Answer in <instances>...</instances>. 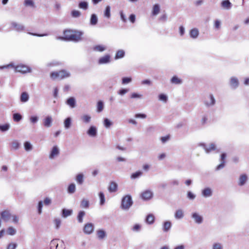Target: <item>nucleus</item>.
Here are the masks:
<instances>
[{
    "label": "nucleus",
    "instance_id": "obj_62",
    "mask_svg": "<svg viewBox=\"0 0 249 249\" xmlns=\"http://www.w3.org/2000/svg\"><path fill=\"white\" fill-rule=\"evenodd\" d=\"M51 200L49 198L46 197L45 198V199L44 200V204L45 205H49L51 204Z\"/></svg>",
    "mask_w": 249,
    "mask_h": 249
},
{
    "label": "nucleus",
    "instance_id": "obj_45",
    "mask_svg": "<svg viewBox=\"0 0 249 249\" xmlns=\"http://www.w3.org/2000/svg\"><path fill=\"white\" fill-rule=\"evenodd\" d=\"M99 195L100 199V204L103 205L105 201V195L102 192H100Z\"/></svg>",
    "mask_w": 249,
    "mask_h": 249
},
{
    "label": "nucleus",
    "instance_id": "obj_25",
    "mask_svg": "<svg viewBox=\"0 0 249 249\" xmlns=\"http://www.w3.org/2000/svg\"><path fill=\"white\" fill-rule=\"evenodd\" d=\"M171 82L173 84H179L181 83L182 81L177 76H174L171 79Z\"/></svg>",
    "mask_w": 249,
    "mask_h": 249
},
{
    "label": "nucleus",
    "instance_id": "obj_32",
    "mask_svg": "<svg viewBox=\"0 0 249 249\" xmlns=\"http://www.w3.org/2000/svg\"><path fill=\"white\" fill-rule=\"evenodd\" d=\"M75 185L74 183H71L68 188V192L69 193L72 194L75 192Z\"/></svg>",
    "mask_w": 249,
    "mask_h": 249
},
{
    "label": "nucleus",
    "instance_id": "obj_1",
    "mask_svg": "<svg viewBox=\"0 0 249 249\" xmlns=\"http://www.w3.org/2000/svg\"><path fill=\"white\" fill-rule=\"evenodd\" d=\"M82 33L77 31L67 29L63 32L61 38L65 40L77 41L81 39Z\"/></svg>",
    "mask_w": 249,
    "mask_h": 249
},
{
    "label": "nucleus",
    "instance_id": "obj_27",
    "mask_svg": "<svg viewBox=\"0 0 249 249\" xmlns=\"http://www.w3.org/2000/svg\"><path fill=\"white\" fill-rule=\"evenodd\" d=\"M191 37L193 38H196L198 35V31L196 29H193L191 30L190 32Z\"/></svg>",
    "mask_w": 249,
    "mask_h": 249
},
{
    "label": "nucleus",
    "instance_id": "obj_8",
    "mask_svg": "<svg viewBox=\"0 0 249 249\" xmlns=\"http://www.w3.org/2000/svg\"><path fill=\"white\" fill-rule=\"evenodd\" d=\"M141 197L144 200L150 199L152 197V193L150 191H145L142 193Z\"/></svg>",
    "mask_w": 249,
    "mask_h": 249
},
{
    "label": "nucleus",
    "instance_id": "obj_13",
    "mask_svg": "<svg viewBox=\"0 0 249 249\" xmlns=\"http://www.w3.org/2000/svg\"><path fill=\"white\" fill-rule=\"evenodd\" d=\"M226 157V154L223 153L221 154V163L217 166V167H216L217 170H219V169L224 167L225 163Z\"/></svg>",
    "mask_w": 249,
    "mask_h": 249
},
{
    "label": "nucleus",
    "instance_id": "obj_10",
    "mask_svg": "<svg viewBox=\"0 0 249 249\" xmlns=\"http://www.w3.org/2000/svg\"><path fill=\"white\" fill-rule=\"evenodd\" d=\"M118 185L117 183L114 181H111L108 186V190L109 192H115L117 190Z\"/></svg>",
    "mask_w": 249,
    "mask_h": 249
},
{
    "label": "nucleus",
    "instance_id": "obj_3",
    "mask_svg": "<svg viewBox=\"0 0 249 249\" xmlns=\"http://www.w3.org/2000/svg\"><path fill=\"white\" fill-rule=\"evenodd\" d=\"M70 76V74L66 70H62L57 71H53L50 73V77L53 80L62 79Z\"/></svg>",
    "mask_w": 249,
    "mask_h": 249
},
{
    "label": "nucleus",
    "instance_id": "obj_50",
    "mask_svg": "<svg viewBox=\"0 0 249 249\" xmlns=\"http://www.w3.org/2000/svg\"><path fill=\"white\" fill-rule=\"evenodd\" d=\"M98 237L100 239H103L105 236V232L104 231L100 230L97 231Z\"/></svg>",
    "mask_w": 249,
    "mask_h": 249
},
{
    "label": "nucleus",
    "instance_id": "obj_5",
    "mask_svg": "<svg viewBox=\"0 0 249 249\" xmlns=\"http://www.w3.org/2000/svg\"><path fill=\"white\" fill-rule=\"evenodd\" d=\"M0 216L1 219L6 222L9 221L12 217L9 211L7 210H5L1 212Z\"/></svg>",
    "mask_w": 249,
    "mask_h": 249
},
{
    "label": "nucleus",
    "instance_id": "obj_21",
    "mask_svg": "<svg viewBox=\"0 0 249 249\" xmlns=\"http://www.w3.org/2000/svg\"><path fill=\"white\" fill-rule=\"evenodd\" d=\"M29 99V95L28 93L26 92H23L22 93L20 96V101L22 102H26Z\"/></svg>",
    "mask_w": 249,
    "mask_h": 249
},
{
    "label": "nucleus",
    "instance_id": "obj_42",
    "mask_svg": "<svg viewBox=\"0 0 249 249\" xmlns=\"http://www.w3.org/2000/svg\"><path fill=\"white\" fill-rule=\"evenodd\" d=\"M7 232L9 235H13L16 233V231L13 227H10L8 228Z\"/></svg>",
    "mask_w": 249,
    "mask_h": 249
},
{
    "label": "nucleus",
    "instance_id": "obj_64",
    "mask_svg": "<svg viewBox=\"0 0 249 249\" xmlns=\"http://www.w3.org/2000/svg\"><path fill=\"white\" fill-rule=\"evenodd\" d=\"M220 22L218 20H216L215 21H214V27L216 29H219L220 28Z\"/></svg>",
    "mask_w": 249,
    "mask_h": 249
},
{
    "label": "nucleus",
    "instance_id": "obj_33",
    "mask_svg": "<svg viewBox=\"0 0 249 249\" xmlns=\"http://www.w3.org/2000/svg\"><path fill=\"white\" fill-rule=\"evenodd\" d=\"M221 4L222 7L226 9H229L231 7V2L228 0L223 1Z\"/></svg>",
    "mask_w": 249,
    "mask_h": 249
},
{
    "label": "nucleus",
    "instance_id": "obj_11",
    "mask_svg": "<svg viewBox=\"0 0 249 249\" xmlns=\"http://www.w3.org/2000/svg\"><path fill=\"white\" fill-rule=\"evenodd\" d=\"M110 56L109 54H106L101 57L98 61L99 64H105L108 63L110 61Z\"/></svg>",
    "mask_w": 249,
    "mask_h": 249
},
{
    "label": "nucleus",
    "instance_id": "obj_29",
    "mask_svg": "<svg viewBox=\"0 0 249 249\" xmlns=\"http://www.w3.org/2000/svg\"><path fill=\"white\" fill-rule=\"evenodd\" d=\"M175 216L177 219H180L183 217V213L181 210H178L175 214Z\"/></svg>",
    "mask_w": 249,
    "mask_h": 249
},
{
    "label": "nucleus",
    "instance_id": "obj_46",
    "mask_svg": "<svg viewBox=\"0 0 249 249\" xmlns=\"http://www.w3.org/2000/svg\"><path fill=\"white\" fill-rule=\"evenodd\" d=\"M104 108L103 103L102 101H99L97 103V111L98 112H101L103 110Z\"/></svg>",
    "mask_w": 249,
    "mask_h": 249
},
{
    "label": "nucleus",
    "instance_id": "obj_7",
    "mask_svg": "<svg viewBox=\"0 0 249 249\" xmlns=\"http://www.w3.org/2000/svg\"><path fill=\"white\" fill-rule=\"evenodd\" d=\"M93 231V225L91 223H88L85 225L84 227V231L87 234L91 233Z\"/></svg>",
    "mask_w": 249,
    "mask_h": 249
},
{
    "label": "nucleus",
    "instance_id": "obj_55",
    "mask_svg": "<svg viewBox=\"0 0 249 249\" xmlns=\"http://www.w3.org/2000/svg\"><path fill=\"white\" fill-rule=\"evenodd\" d=\"M132 79L130 77H124L122 79V84H127L131 81Z\"/></svg>",
    "mask_w": 249,
    "mask_h": 249
},
{
    "label": "nucleus",
    "instance_id": "obj_48",
    "mask_svg": "<svg viewBox=\"0 0 249 249\" xmlns=\"http://www.w3.org/2000/svg\"><path fill=\"white\" fill-rule=\"evenodd\" d=\"M58 245L56 241L54 240H52L51 242V249H53L54 248H55V249H58Z\"/></svg>",
    "mask_w": 249,
    "mask_h": 249
},
{
    "label": "nucleus",
    "instance_id": "obj_38",
    "mask_svg": "<svg viewBox=\"0 0 249 249\" xmlns=\"http://www.w3.org/2000/svg\"><path fill=\"white\" fill-rule=\"evenodd\" d=\"M72 211L70 210L63 209L62 210V215L64 217H66L71 214Z\"/></svg>",
    "mask_w": 249,
    "mask_h": 249
},
{
    "label": "nucleus",
    "instance_id": "obj_40",
    "mask_svg": "<svg viewBox=\"0 0 249 249\" xmlns=\"http://www.w3.org/2000/svg\"><path fill=\"white\" fill-rule=\"evenodd\" d=\"M142 171H137L134 173H133L131 176V178L132 179H135L139 177L141 175H142Z\"/></svg>",
    "mask_w": 249,
    "mask_h": 249
},
{
    "label": "nucleus",
    "instance_id": "obj_2",
    "mask_svg": "<svg viewBox=\"0 0 249 249\" xmlns=\"http://www.w3.org/2000/svg\"><path fill=\"white\" fill-rule=\"evenodd\" d=\"M14 68L16 72L25 73L31 71L30 69L26 65L20 64L15 66L13 63H10L6 65L0 66V69Z\"/></svg>",
    "mask_w": 249,
    "mask_h": 249
},
{
    "label": "nucleus",
    "instance_id": "obj_28",
    "mask_svg": "<svg viewBox=\"0 0 249 249\" xmlns=\"http://www.w3.org/2000/svg\"><path fill=\"white\" fill-rule=\"evenodd\" d=\"M171 227V223L169 221H166L164 223L163 230L164 231H167Z\"/></svg>",
    "mask_w": 249,
    "mask_h": 249
},
{
    "label": "nucleus",
    "instance_id": "obj_22",
    "mask_svg": "<svg viewBox=\"0 0 249 249\" xmlns=\"http://www.w3.org/2000/svg\"><path fill=\"white\" fill-rule=\"evenodd\" d=\"M193 217L194 218L196 223H200L202 221V217L196 213H193Z\"/></svg>",
    "mask_w": 249,
    "mask_h": 249
},
{
    "label": "nucleus",
    "instance_id": "obj_39",
    "mask_svg": "<svg viewBox=\"0 0 249 249\" xmlns=\"http://www.w3.org/2000/svg\"><path fill=\"white\" fill-rule=\"evenodd\" d=\"M21 115L19 113H15L13 115V119L15 122H19L21 119Z\"/></svg>",
    "mask_w": 249,
    "mask_h": 249
},
{
    "label": "nucleus",
    "instance_id": "obj_24",
    "mask_svg": "<svg viewBox=\"0 0 249 249\" xmlns=\"http://www.w3.org/2000/svg\"><path fill=\"white\" fill-rule=\"evenodd\" d=\"M76 180L79 184H82L84 181V176L82 174H78L76 177Z\"/></svg>",
    "mask_w": 249,
    "mask_h": 249
},
{
    "label": "nucleus",
    "instance_id": "obj_9",
    "mask_svg": "<svg viewBox=\"0 0 249 249\" xmlns=\"http://www.w3.org/2000/svg\"><path fill=\"white\" fill-rule=\"evenodd\" d=\"M230 85L233 88L235 89L239 86V81L237 78L232 77L230 79Z\"/></svg>",
    "mask_w": 249,
    "mask_h": 249
},
{
    "label": "nucleus",
    "instance_id": "obj_53",
    "mask_svg": "<svg viewBox=\"0 0 249 249\" xmlns=\"http://www.w3.org/2000/svg\"><path fill=\"white\" fill-rule=\"evenodd\" d=\"M19 147V143L18 142L15 141L11 143V147L13 149H17Z\"/></svg>",
    "mask_w": 249,
    "mask_h": 249
},
{
    "label": "nucleus",
    "instance_id": "obj_19",
    "mask_svg": "<svg viewBox=\"0 0 249 249\" xmlns=\"http://www.w3.org/2000/svg\"><path fill=\"white\" fill-rule=\"evenodd\" d=\"M96 129L94 126L90 127L88 131V134L91 136H95L96 135Z\"/></svg>",
    "mask_w": 249,
    "mask_h": 249
},
{
    "label": "nucleus",
    "instance_id": "obj_35",
    "mask_svg": "<svg viewBox=\"0 0 249 249\" xmlns=\"http://www.w3.org/2000/svg\"><path fill=\"white\" fill-rule=\"evenodd\" d=\"M81 207L83 208H88L89 207V202L88 200L83 199L81 202Z\"/></svg>",
    "mask_w": 249,
    "mask_h": 249
},
{
    "label": "nucleus",
    "instance_id": "obj_52",
    "mask_svg": "<svg viewBox=\"0 0 249 249\" xmlns=\"http://www.w3.org/2000/svg\"><path fill=\"white\" fill-rule=\"evenodd\" d=\"M24 5L26 6H34V2L32 0H25L24 1Z\"/></svg>",
    "mask_w": 249,
    "mask_h": 249
},
{
    "label": "nucleus",
    "instance_id": "obj_20",
    "mask_svg": "<svg viewBox=\"0 0 249 249\" xmlns=\"http://www.w3.org/2000/svg\"><path fill=\"white\" fill-rule=\"evenodd\" d=\"M155 221V217L152 214H148L146 218V221L148 224H151L154 223Z\"/></svg>",
    "mask_w": 249,
    "mask_h": 249
},
{
    "label": "nucleus",
    "instance_id": "obj_41",
    "mask_svg": "<svg viewBox=\"0 0 249 249\" xmlns=\"http://www.w3.org/2000/svg\"><path fill=\"white\" fill-rule=\"evenodd\" d=\"M85 213L84 211H80L78 215L77 219L79 222L81 223L83 221V217L85 215Z\"/></svg>",
    "mask_w": 249,
    "mask_h": 249
},
{
    "label": "nucleus",
    "instance_id": "obj_57",
    "mask_svg": "<svg viewBox=\"0 0 249 249\" xmlns=\"http://www.w3.org/2000/svg\"><path fill=\"white\" fill-rule=\"evenodd\" d=\"M159 99L161 101H163L165 102H166L167 100V96L163 94H160L159 95Z\"/></svg>",
    "mask_w": 249,
    "mask_h": 249
},
{
    "label": "nucleus",
    "instance_id": "obj_43",
    "mask_svg": "<svg viewBox=\"0 0 249 249\" xmlns=\"http://www.w3.org/2000/svg\"><path fill=\"white\" fill-rule=\"evenodd\" d=\"M53 222H54L55 228L57 229H59L61 223V220L58 218H56L54 220Z\"/></svg>",
    "mask_w": 249,
    "mask_h": 249
},
{
    "label": "nucleus",
    "instance_id": "obj_12",
    "mask_svg": "<svg viewBox=\"0 0 249 249\" xmlns=\"http://www.w3.org/2000/svg\"><path fill=\"white\" fill-rule=\"evenodd\" d=\"M52 123V118L49 116H47L43 120V124L46 127L51 126Z\"/></svg>",
    "mask_w": 249,
    "mask_h": 249
},
{
    "label": "nucleus",
    "instance_id": "obj_26",
    "mask_svg": "<svg viewBox=\"0 0 249 249\" xmlns=\"http://www.w3.org/2000/svg\"><path fill=\"white\" fill-rule=\"evenodd\" d=\"M209 98L210 99V102L206 101L205 103L206 105L209 106H212V105H214L215 103V100H214L213 95H212V94L210 95Z\"/></svg>",
    "mask_w": 249,
    "mask_h": 249
},
{
    "label": "nucleus",
    "instance_id": "obj_15",
    "mask_svg": "<svg viewBox=\"0 0 249 249\" xmlns=\"http://www.w3.org/2000/svg\"><path fill=\"white\" fill-rule=\"evenodd\" d=\"M124 51L122 50H118L115 54V59H118L123 58L124 56Z\"/></svg>",
    "mask_w": 249,
    "mask_h": 249
},
{
    "label": "nucleus",
    "instance_id": "obj_6",
    "mask_svg": "<svg viewBox=\"0 0 249 249\" xmlns=\"http://www.w3.org/2000/svg\"><path fill=\"white\" fill-rule=\"evenodd\" d=\"M11 28L17 31H22L24 30V27L21 24H19L15 22L11 23Z\"/></svg>",
    "mask_w": 249,
    "mask_h": 249
},
{
    "label": "nucleus",
    "instance_id": "obj_18",
    "mask_svg": "<svg viewBox=\"0 0 249 249\" xmlns=\"http://www.w3.org/2000/svg\"><path fill=\"white\" fill-rule=\"evenodd\" d=\"M247 180V176L246 175H242L239 178V185L242 186L246 182Z\"/></svg>",
    "mask_w": 249,
    "mask_h": 249
},
{
    "label": "nucleus",
    "instance_id": "obj_63",
    "mask_svg": "<svg viewBox=\"0 0 249 249\" xmlns=\"http://www.w3.org/2000/svg\"><path fill=\"white\" fill-rule=\"evenodd\" d=\"M128 91L127 89H122L119 91L118 93L120 95H124L127 93Z\"/></svg>",
    "mask_w": 249,
    "mask_h": 249
},
{
    "label": "nucleus",
    "instance_id": "obj_23",
    "mask_svg": "<svg viewBox=\"0 0 249 249\" xmlns=\"http://www.w3.org/2000/svg\"><path fill=\"white\" fill-rule=\"evenodd\" d=\"M98 21L97 17L95 14H92L91 16L90 23L92 25H95L97 24Z\"/></svg>",
    "mask_w": 249,
    "mask_h": 249
},
{
    "label": "nucleus",
    "instance_id": "obj_36",
    "mask_svg": "<svg viewBox=\"0 0 249 249\" xmlns=\"http://www.w3.org/2000/svg\"><path fill=\"white\" fill-rule=\"evenodd\" d=\"M79 7L81 9L86 10L88 9V4L86 1H82L79 3Z\"/></svg>",
    "mask_w": 249,
    "mask_h": 249
},
{
    "label": "nucleus",
    "instance_id": "obj_30",
    "mask_svg": "<svg viewBox=\"0 0 249 249\" xmlns=\"http://www.w3.org/2000/svg\"><path fill=\"white\" fill-rule=\"evenodd\" d=\"M93 50L98 52H103L106 50V47L103 45H98L93 47Z\"/></svg>",
    "mask_w": 249,
    "mask_h": 249
},
{
    "label": "nucleus",
    "instance_id": "obj_60",
    "mask_svg": "<svg viewBox=\"0 0 249 249\" xmlns=\"http://www.w3.org/2000/svg\"><path fill=\"white\" fill-rule=\"evenodd\" d=\"M104 124L106 127H108L111 125V124L108 119H105L104 120Z\"/></svg>",
    "mask_w": 249,
    "mask_h": 249
},
{
    "label": "nucleus",
    "instance_id": "obj_4",
    "mask_svg": "<svg viewBox=\"0 0 249 249\" xmlns=\"http://www.w3.org/2000/svg\"><path fill=\"white\" fill-rule=\"evenodd\" d=\"M132 201L130 196H124L122 200V208L124 209H128L132 205Z\"/></svg>",
    "mask_w": 249,
    "mask_h": 249
},
{
    "label": "nucleus",
    "instance_id": "obj_17",
    "mask_svg": "<svg viewBox=\"0 0 249 249\" xmlns=\"http://www.w3.org/2000/svg\"><path fill=\"white\" fill-rule=\"evenodd\" d=\"M67 105L70 106L71 108H73L75 106V100L73 97L69 98L66 102Z\"/></svg>",
    "mask_w": 249,
    "mask_h": 249
},
{
    "label": "nucleus",
    "instance_id": "obj_31",
    "mask_svg": "<svg viewBox=\"0 0 249 249\" xmlns=\"http://www.w3.org/2000/svg\"><path fill=\"white\" fill-rule=\"evenodd\" d=\"M203 195L204 196H210L212 195V191L210 188H205L202 192Z\"/></svg>",
    "mask_w": 249,
    "mask_h": 249
},
{
    "label": "nucleus",
    "instance_id": "obj_49",
    "mask_svg": "<svg viewBox=\"0 0 249 249\" xmlns=\"http://www.w3.org/2000/svg\"><path fill=\"white\" fill-rule=\"evenodd\" d=\"M71 124V120L70 118H67L64 122V125L66 128H69Z\"/></svg>",
    "mask_w": 249,
    "mask_h": 249
},
{
    "label": "nucleus",
    "instance_id": "obj_34",
    "mask_svg": "<svg viewBox=\"0 0 249 249\" xmlns=\"http://www.w3.org/2000/svg\"><path fill=\"white\" fill-rule=\"evenodd\" d=\"M204 148L207 152H209L211 151L214 150L215 149L214 144L211 143L209 147L204 146Z\"/></svg>",
    "mask_w": 249,
    "mask_h": 249
},
{
    "label": "nucleus",
    "instance_id": "obj_44",
    "mask_svg": "<svg viewBox=\"0 0 249 249\" xmlns=\"http://www.w3.org/2000/svg\"><path fill=\"white\" fill-rule=\"evenodd\" d=\"M82 119L84 122L88 123L90 122L91 117L88 115H84L82 116Z\"/></svg>",
    "mask_w": 249,
    "mask_h": 249
},
{
    "label": "nucleus",
    "instance_id": "obj_58",
    "mask_svg": "<svg viewBox=\"0 0 249 249\" xmlns=\"http://www.w3.org/2000/svg\"><path fill=\"white\" fill-rule=\"evenodd\" d=\"M42 202L41 201H39L38 205V213L39 214H40L42 212Z\"/></svg>",
    "mask_w": 249,
    "mask_h": 249
},
{
    "label": "nucleus",
    "instance_id": "obj_61",
    "mask_svg": "<svg viewBox=\"0 0 249 249\" xmlns=\"http://www.w3.org/2000/svg\"><path fill=\"white\" fill-rule=\"evenodd\" d=\"M213 249H222V248L220 244L215 243L213 245Z\"/></svg>",
    "mask_w": 249,
    "mask_h": 249
},
{
    "label": "nucleus",
    "instance_id": "obj_14",
    "mask_svg": "<svg viewBox=\"0 0 249 249\" xmlns=\"http://www.w3.org/2000/svg\"><path fill=\"white\" fill-rule=\"evenodd\" d=\"M59 152L58 148L56 146H54L51 151V154L50 155V158L53 159L55 156L58 155Z\"/></svg>",
    "mask_w": 249,
    "mask_h": 249
},
{
    "label": "nucleus",
    "instance_id": "obj_54",
    "mask_svg": "<svg viewBox=\"0 0 249 249\" xmlns=\"http://www.w3.org/2000/svg\"><path fill=\"white\" fill-rule=\"evenodd\" d=\"M81 13L79 11L73 10L71 12V15L73 17L77 18L80 16Z\"/></svg>",
    "mask_w": 249,
    "mask_h": 249
},
{
    "label": "nucleus",
    "instance_id": "obj_59",
    "mask_svg": "<svg viewBox=\"0 0 249 249\" xmlns=\"http://www.w3.org/2000/svg\"><path fill=\"white\" fill-rule=\"evenodd\" d=\"M17 247V245L15 243H10L8 245L7 249H15Z\"/></svg>",
    "mask_w": 249,
    "mask_h": 249
},
{
    "label": "nucleus",
    "instance_id": "obj_47",
    "mask_svg": "<svg viewBox=\"0 0 249 249\" xmlns=\"http://www.w3.org/2000/svg\"><path fill=\"white\" fill-rule=\"evenodd\" d=\"M24 147L26 151H29L31 150L32 149V146L31 144V143L28 142H26L24 143Z\"/></svg>",
    "mask_w": 249,
    "mask_h": 249
},
{
    "label": "nucleus",
    "instance_id": "obj_16",
    "mask_svg": "<svg viewBox=\"0 0 249 249\" xmlns=\"http://www.w3.org/2000/svg\"><path fill=\"white\" fill-rule=\"evenodd\" d=\"M160 11V6L158 4L154 5L152 9V14L153 16L158 15Z\"/></svg>",
    "mask_w": 249,
    "mask_h": 249
},
{
    "label": "nucleus",
    "instance_id": "obj_51",
    "mask_svg": "<svg viewBox=\"0 0 249 249\" xmlns=\"http://www.w3.org/2000/svg\"><path fill=\"white\" fill-rule=\"evenodd\" d=\"M9 128V125L8 124H5L0 125V130L2 131L7 130Z\"/></svg>",
    "mask_w": 249,
    "mask_h": 249
},
{
    "label": "nucleus",
    "instance_id": "obj_56",
    "mask_svg": "<svg viewBox=\"0 0 249 249\" xmlns=\"http://www.w3.org/2000/svg\"><path fill=\"white\" fill-rule=\"evenodd\" d=\"M170 138V135H167L164 137H162L160 138V140L161 141L162 143H165L167 141H168Z\"/></svg>",
    "mask_w": 249,
    "mask_h": 249
},
{
    "label": "nucleus",
    "instance_id": "obj_37",
    "mask_svg": "<svg viewBox=\"0 0 249 249\" xmlns=\"http://www.w3.org/2000/svg\"><path fill=\"white\" fill-rule=\"evenodd\" d=\"M104 16L107 18H109L110 17V8L109 6H107L106 7V9L104 12Z\"/></svg>",
    "mask_w": 249,
    "mask_h": 249
}]
</instances>
